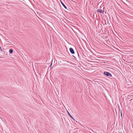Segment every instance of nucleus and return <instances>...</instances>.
I'll return each instance as SVG.
<instances>
[{
	"mask_svg": "<svg viewBox=\"0 0 133 133\" xmlns=\"http://www.w3.org/2000/svg\"><path fill=\"white\" fill-rule=\"evenodd\" d=\"M104 75L107 76L111 77L112 76V75L109 72L104 71Z\"/></svg>",
	"mask_w": 133,
	"mask_h": 133,
	"instance_id": "1",
	"label": "nucleus"
},
{
	"mask_svg": "<svg viewBox=\"0 0 133 133\" xmlns=\"http://www.w3.org/2000/svg\"><path fill=\"white\" fill-rule=\"evenodd\" d=\"M97 12H99L100 13H102L103 14L104 11L103 10V9H98L97 10Z\"/></svg>",
	"mask_w": 133,
	"mask_h": 133,
	"instance_id": "2",
	"label": "nucleus"
},
{
	"mask_svg": "<svg viewBox=\"0 0 133 133\" xmlns=\"http://www.w3.org/2000/svg\"><path fill=\"white\" fill-rule=\"evenodd\" d=\"M69 50L70 52L72 54H74L75 52L73 49L71 48H70L69 49Z\"/></svg>",
	"mask_w": 133,
	"mask_h": 133,
	"instance_id": "3",
	"label": "nucleus"
},
{
	"mask_svg": "<svg viewBox=\"0 0 133 133\" xmlns=\"http://www.w3.org/2000/svg\"><path fill=\"white\" fill-rule=\"evenodd\" d=\"M60 1L61 2V3L62 5L64 7V8L66 9L67 8L66 6H65V5L62 2L61 0H60Z\"/></svg>",
	"mask_w": 133,
	"mask_h": 133,
	"instance_id": "4",
	"label": "nucleus"
},
{
	"mask_svg": "<svg viewBox=\"0 0 133 133\" xmlns=\"http://www.w3.org/2000/svg\"><path fill=\"white\" fill-rule=\"evenodd\" d=\"M68 115L70 116L71 117V118H72V119H73V120H74L75 119H74V118L73 117L71 116V115H70V113L68 111Z\"/></svg>",
	"mask_w": 133,
	"mask_h": 133,
	"instance_id": "5",
	"label": "nucleus"
},
{
	"mask_svg": "<svg viewBox=\"0 0 133 133\" xmlns=\"http://www.w3.org/2000/svg\"><path fill=\"white\" fill-rule=\"evenodd\" d=\"M13 51V50L11 49H10L9 50V53L11 54L12 53Z\"/></svg>",
	"mask_w": 133,
	"mask_h": 133,
	"instance_id": "6",
	"label": "nucleus"
},
{
	"mask_svg": "<svg viewBox=\"0 0 133 133\" xmlns=\"http://www.w3.org/2000/svg\"><path fill=\"white\" fill-rule=\"evenodd\" d=\"M52 63H51V64H50V67H51V65H52Z\"/></svg>",
	"mask_w": 133,
	"mask_h": 133,
	"instance_id": "7",
	"label": "nucleus"
},
{
	"mask_svg": "<svg viewBox=\"0 0 133 133\" xmlns=\"http://www.w3.org/2000/svg\"><path fill=\"white\" fill-rule=\"evenodd\" d=\"M73 56L74 57V58H76V57L75 56Z\"/></svg>",
	"mask_w": 133,
	"mask_h": 133,
	"instance_id": "8",
	"label": "nucleus"
},
{
	"mask_svg": "<svg viewBox=\"0 0 133 133\" xmlns=\"http://www.w3.org/2000/svg\"><path fill=\"white\" fill-rule=\"evenodd\" d=\"M121 115H122V113H121Z\"/></svg>",
	"mask_w": 133,
	"mask_h": 133,
	"instance_id": "9",
	"label": "nucleus"
}]
</instances>
